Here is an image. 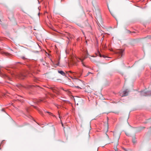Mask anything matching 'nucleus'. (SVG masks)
Here are the masks:
<instances>
[{
	"label": "nucleus",
	"mask_w": 151,
	"mask_h": 151,
	"mask_svg": "<svg viewBox=\"0 0 151 151\" xmlns=\"http://www.w3.org/2000/svg\"><path fill=\"white\" fill-rule=\"evenodd\" d=\"M59 65V62L58 61V63L56 64L57 66H58Z\"/></svg>",
	"instance_id": "obj_15"
},
{
	"label": "nucleus",
	"mask_w": 151,
	"mask_h": 151,
	"mask_svg": "<svg viewBox=\"0 0 151 151\" xmlns=\"http://www.w3.org/2000/svg\"><path fill=\"white\" fill-rule=\"evenodd\" d=\"M4 54L5 55H9V54L8 53H5V52H4Z\"/></svg>",
	"instance_id": "obj_14"
},
{
	"label": "nucleus",
	"mask_w": 151,
	"mask_h": 151,
	"mask_svg": "<svg viewBox=\"0 0 151 151\" xmlns=\"http://www.w3.org/2000/svg\"><path fill=\"white\" fill-rule=\"evenodd\" d=\"M62 89L63 90H64L63 88Z\"/></svg>",
	"instance_id": "obj_33"
},
{
	"label": "nucleus",
	"mask_w": 151,
	"mask_h": 151,
	"mask_svg": "<svg viewBox=\"0 0 151 151\" xmlns=\"http://www.w3.org/2000/svg\"><path fill=\"white\" fill-rule=\"evenodd\" d=\"M78 74V73H76V74Z\"/></svg>",
	"instance_id": "obj_28"
},
{
	"label": "nucleus",
	"mask_w": 151,
	"mask_h": 151,
	"mask_svg": "<svg viewBox=\"0 0 151 151\" xmlns=\"http://www.w3.org/2000/svg\"><path fill=\"white\" fill-rule=\"evenodd\" d=\"M118 145V143H117L116 145V146L117 145Z\"/></svg>",
	"instance_id": "obj_25"
},
{
	"label": "nucleus",
	"mask_w": 151,
	"mask_h": 151,
	"mask_svg": "<svg viewBox=\"0 0 151 151\" xmlns=\"http://www.w3.org/2000/svg\"><path fill=\"white\" fill-rule=\"evenodd\" d=\"M1 111H4V109H1Z\"/></svg>",
	"instance_id": "obj_23"
},
{
	"label": "nucleus",
	"mask_w": 151,
	"mask_h": 151,
	"mask_svg": "<svg viewBox=\"0 0 151 151\" xmlns=\"http://www.w3.org/2000/svg\"><path fill=\"white\" fill-rule=\"evenodd\" d=\"M112 15V16H113H113V15Z\"/></svg>",
	"instance_id": "obj_34"
},
{
	"label": "nucleus",
	"mask_w": 151,
	"mask_h": 151,
	"mask_svg": "<svg viewBox=\"0 0 151 151\" xmlns=\"http://www.w3.org/2000/svg\"><path fill=\"white\" fill-rule=\"evenodd\" d=\"M69 72L70 73H73V72H72L71 71H70Z\"/></svg>",
	"instance_id": "obj_24"
},
{
	"label": "nucleus",
	"mask_w": 151,
	"mask_h": 151,
	"mask_svg": "<svg viewBox=\"0 0 151 151\" xmlns=\"http://www.w3.org/2000/svg\"><path fill=\"white\" fill-rule=\"evenodd\" d=\"M132 142L134 143H136V139L135 137H134L133 138L132 140Z\"/></svg>",
	"instance_id": "obj_10"
},
{
	"label": "nucleus",
	"mask_w": 151,
	"mask_h": 151,
	"mask_svg": "<svg viewBox=\"0 0 151 151\" xmlns=\"http://www.w3.org/2000/svg\"><path fill=\"white\" fill-rule=\"evenodd\" d=\"M21 58L23 60H25L27 59V58H26L24 57L23 56L21 57Z\"/></svg>",
	"instance_id": "obj_13"
},
{
	"label": "nucleus",
	"mask_w": 151,
	"mask_h": 151,
	"mask_svg": "<svg viewBox=\"0 0 151 151\" xmlns=\"http://www.w3.org/2000/svg\"><path fill=\"white\" fill-rule=\"evenodd\" d=\"M128 91L127 90H126L122 92V96H126L128 95Z\"/></svg>",
	"instance_id": "obj_5"
},
{
	"label": "nucleus",
	"mask_w": 151,
	"mask_h": 151,
	"mask_svg": "<svg viewBox=\"0 0 151 151\" xmlns=\"http://www.w3.org/2000/svg\"><path fill=\"white\" fill-rule=\"evenodd\" d=\"M93 61V62H96V61H95V60H93V61Z\"/></svg>",
	"instance_id": "obj_27"
},
{
	"label": "nucleus",
	"mask_w": 151,
	"mask_h": 151,
	"mask_svg": "<svg viewBox=\"0 0 151 151\" xmlns=\"http://www.w3.org/2000/svg\"><path fill=\"white\" fill-rule=\"evenodd\" d=\"M106 134V135L108 137H109L108 135Z\"/></svg>",
	"instance_id": "obj_30"
},
{
	"label": "nucleus",
	"mask_w": 151,
	"mask_h": 151,
	"mask_svg": "<svg viewBox=\"0 0 151 151\" xmlns=\"http://www.w3.org/2000/svg\"><path fill=\"white\" fill-rule=\"evenodd\" d=\"M124 50L123 49L118 50L116 51V53L119 55V56L121 57L123 55V53Z\"/></svg>",
	"instance_id": "obj_2"
},
{
	"label": "nucleus",
	"mask_w": 151,
	"mask_h": 151,
	"mask_svg": "<svg viewBox=\"0 0 151 151\" xmlns=\"http://www.w3.org/2000/svg\"><path fill=\"white\" fill-rule=\"evenodd\" d=\"M40 114H41L42 115H43L41 112H40Z\"/></svg>",
	"instance_id": "obj_26"
},
{
	"label": "nucleus",
	"mask_w": 151,
	"mask_h": 151,
	"mask_svg": "<svg viewBox=\"0 0 151 151\" xmlns=\"http://www.w3.org/2000/svg\"><path fill=\"white\" fill-rule=\"evenodd\" d=\"M58 72L61 75H63L64 76H67L66 74L64 71H63L62 70H58Z\"/></svg>",
	"instance_id": "obj_6"
},
{
	"label": "nucleus",
	"mask_w": 151,
	"mask_h": 151,
	"mask_svg": "<svg viewBox=\"0 0 151 151\" xmlns=\"http://www.w3.org/2000/svg\"><path fill=\"white\" fill-rule=\"evenodd\" d=\"M16 97V98L17 99L21 102H23V100L22 99V97L18 95Z\"/></svg>",
	"instance_id": "obj_7"
},
{
	"label": "nucleus",
	"mask_w": 151,
	"mask_h": 151,
	"mask_svg": "<svg viewBox=\"0 0 151 151\" xmlns=\"http://www.w3.org/2000/svg\"><path fill=\"white\" fill-rule=\"evenodd\" d=\"M140 95L141 96H151V91H140Z\"/></svg>",
	"instance_id": "obj_1"
},
{
	"label": "nucleus",
	"mask_w": 151,
	"mask_h": 151,
	"mask_svg": "<svg viewBox=\"0 0 151 151\" xmlns=\"http://www.w3.org/2000/svg\"><path fill=\"white\" fill-rule=\"evenodd\" d=\"M70 86L71 87H74V85L73 84H72V85H71Z\"/></svg>",
	"instance_id": "obj_22"
},
{
	"label": "nucleus",
	"mask_w": 151,
	"mask_h": 151,
	"mask_svg": "<svg viewBox=\"0 0 151 151\" xmlns=\"http://www.w3.org/2000/svg\"><path fill=\"white\" fill-rule=\"evenodd\" d=\"M96 17L97 18L99 17H100V15H96Z\"/></svg>",
	"instance_id": "obj_18"
},
{
	"label": "nucleus",
	"mask_w": 151,
	"mask_h": 151,
	"mask_svg": "<svg viewBox=\"0 0 151 151\" xmlns=\"http://www.w3.org/2000/svg\"><path fill=\"white\" fill-rule=\"evenodd\" d=\"M62 126H63V123H62Z\"/></svg>",
	"instance_id": "obj_29"
},
{
	"label": "nucleus",
	"mask_w": 151,
	"mask_h": 151,
	"mask_svg": "<svg viewBox=\"0 0 151 151\" xmlns=\"http://www.w3.org/2000/svg\"><path fill=\"white\" fill-rule=\"evenodd\" d=\"M126 135H128V134H127L126 133Z\"/></svg>",
	"instance_id": "obj_31"
},
{
	"label": "nucleus",
	"mask_w": 151,
	"mask_h": 151,
	"mask_svg": "<svg viewBox=\"0 0 151 151\" xmlns=\"http://www.w3.org/2000/svg\"><path fill=\"white\" fill-rule=\"evenodd\" d=\"M126 135H128V134H127L126 133Z\"/></svg>",
	"instance_id": "obj_32"
},
{
	"label": "nucleus",
	"mask_w": 151,
	"mask_h": 151,
	"mask_svg": "<svg viewBox=\"0 0 151 151\" xmlns=\"http://www.w3.org/2000/svg\"><path fill=\"white\" fill-rule=\"evenodd\" d=\"M86 58V57H85L83 59H81V58L80 59V60L82 62V63L83 65V66L84 67H86V66L83 63V61Z\"/></svg>",
	"instance_id": "obj_9"
},
{
	"label": "nucleus",
	"mask_w": 151,
	"mask_h": 151,
	"mask_svg": "<svg viewBox=\"0 0 151 151\" xmlns=\"http://www.w3.org/2000/svg\"><path fill=\"white\" fill-rule=\"evenodd\" d=\"M3 142H4V141H3L2 142H1V144L0 145V150L1 149V144L3 143Z\"/></svg>",
	"instance_id": "obj_16"
},
{
	"label": "nucleus",
	"mask_w": 151,
	"mask_h": 151,
	"mask_svg": "<svg viewBox=\"0 0 151 151\" xmlns=\"http://www.w3.org/2000/svg\"><path fill=\"white\" fill-rule=\"evenodd\" d=\"M38 87H39L37 86H35L30 85H27L25 87V88H27L32 89H34L35 88H37Z\"/></svg>",
	"instance_id": "obj_3"
},
{
	"label": "nucleus",
	"mask_w": 151,
	"mask_h": 151,
	"mask_svg": "<svg viewBox=\"0 0 151 151\" xmlns=\"http://www.w3.org/2000/svg\"><path fill=\"white\" fill-rule=\"evenodd\" d=\"M90 74H93V73H91V72H88L87 73V75H86V76H88V75H89Z\"/></svg>",
	"instance_id": "obj_12"
},
{
	"label": "nucleus",
	"mask_w": 151,
	"mask_h": 151,
	"mask_svg": "<svg viewBox=\"0 0 151 151\" xmlns=\"http://www.w3.org/2000/svg\"><path fill=\"white\" fill-rule=\"evenodd\" d=\"M26 76L23 73H21L19 75V77L21 79H24Z\"/></svg>",
	"instance_id": "obj_4"
},
{
	"label": "nucleus",
	"mask_w": 151,
	"mask_h": 151,
	"mask_svg": "<svg viewBox=\"0 0 151 151\" xmlns=\"http://www.w3.org/2000/svg\"><path fill=\"white\" fill-rule=\"evenodd\" d=\"M75 87H76V88H80V87H79V86H75Z\"/></svg>",
	"instance_id": "obj_17"
},
{
	"label": "nucleus",
	"mask_w": 151,
	"mask_h": 151,
	"mask_svg": "<svg viewBox=\"0 0 151 151\" xmlns=\"http://www.w3.org/2000/svg\"><path fill=\"white\" fill-rule=\"evenodd\" d=\"M24 117L26 119H27L28 118H29L31 119L32 118V116L29 115L24 114Z\"/></svg>",
	"instance_id": "obj_8"
},
{
	"label": "nucleus",
	"mask_w": 151,
	"mask_h": 151,
	"mask_svg": "<svg viewBox=\"0 0 151 151\" xmlns=\"http://www.w3.org/2000/svg\"><path fill=\"white\" fill-rule=\"evenodd\" d=\"M79 73L80 74V76H81L82 74V72H80Z\"/></svg>",
	"instance_id": "obj_19"
},
{
	"label": "nucleus",
	"mask_w": 151,
	"mask_h": 151,
	"mask_svg": "<svg viewBox=\"0 0 151 151\" xmlns=\"http://www.w3.org/2000/svg\"><path fill=\"white\" fill-rule=\"evenodd\" d=\"M45 111V112H46V113H48L49 115L52 116H55L53 115L52 114V113L50 112H49L48 111Z\"/></svg>",
	"instance_id": "obj_11"
},
{
	"label": "nucleus",
	"mask_w": 151,
	"mask_h": 151,
	"mask_svg": "<svg viewBox=\"0 0 151 151\" xmlns=\"http://www.w3.org/2000/svg\"><path fill=\"white\" fill-rule=\"evenodd\" d=\"M118 149L116 147V148L115 149L116 151H118Z\"/></svg>",
	"instance_id": "obj_21"
},
{
	"label": "nucleus",
	"mask_w": 151,
	"mask_h": 151,
	"mask_svg": "<svg viewBox=\"0 0 151 151\" xmlns=\"http://www.w3.org/2000/svg\"><path fill=\"white\" fill-rule=\"evenodd\" d=\"M42 101V100H38L37 101V102H41V101Z\"/></svg>",
	"instance_id": "obj_20"
}]
</instances>
